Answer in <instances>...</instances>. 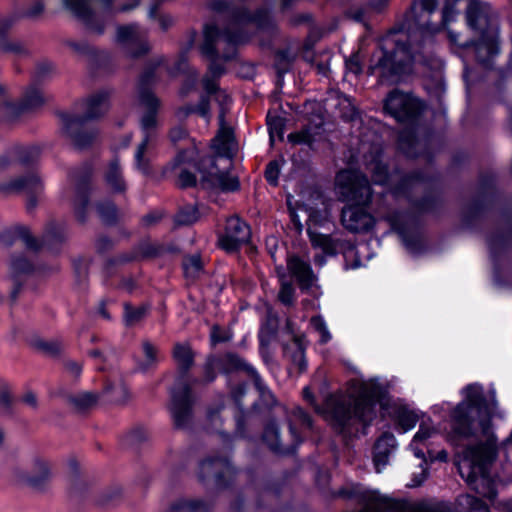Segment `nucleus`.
I'll return each instance as SVG.
<instances>
[{
  "label": "nucleus",
  "instance_id": "nucleus-22",
  "mask_svg": "<svg viewBox=\"0 0 512 512\" xmlns=\"http://www.w3.org/2000/svg\"><path fill=\"white\" fill-rule=\"evenodd\" d=\"M287 270L294 277L302 289H308L313 286L316 281L311 267L303 258H288Z\"/></svg>",
  "mask_w": 512,
  "mask_h": 512
},
{
  "label": "nucleus",
  "instance_id": "nucleus-43",
  "mask_svg": "<svg viewBox=\"0 0 512 512\" xmlns=\"http://www.w3.org/2000/svg\"><path fill=\"white\" fill-rule=\"evenodd\" d=\"M0 48L7 53L15 56H24L28 53L26 45L19 40L6 39L2 41Z\"/></svg>",
  "mask_w": 512,
  "mask_h": 512
},
{
  "label": "nucleus",
  "instance_id": "nucleus-51",
  "mask_svg": "<svg viewBox=\"0 0 512 512\" xmlns=\"http://www.w3.org/2000/svg\"><path fill=\"white\" fill-rule=\"evenodd\" d=\"M198 218L197 210L194 207H186L182 209L178 215L180 224H191Z\"/></svg>",
  "mask_w": 512,
  "mask_h": 512
},
{
  "label": "nucleus",
  "instance_id": "nucleus-19",
  "mask_svg": "<svg viewBox=\"0 0 512 512\" xmlns=\"http://www.w3.org/2000/svg\"><path fill=\"white\" fill-rule=\"evenodd\" d=\"M45 101L46 98L38 88L30 87L25 91L19 106L13 103H5L1 107V117L10 121L22 112L40 107Z\"/></svg>",
  "mask_w": 512,
  "mask_h": 512
},
{
  "label": "nucleus",
  "instance_id": "nucleus-32",
  "mask_svg": "<svg viewBox=\"0 0 512 512\" xmlns=\"http://www.w3.org/2000/svg\"><path fill=\"white\" fill-rule=\"evenodd\" d=\"M32 465V472L27 477L31 484L37 485L51 476V465L46 459L36 458Z\"/></svg>",
  "mask_w": 512,
  "mask_h": 512
},
{
  "label": "nucleus",
  "instance_id": "nucleus-25",
  "mask_svg": "<svg viewBox=\"0 0 512 512\" xmlns=\"http://www.w3.org/2000/svg\"><path fill=\"white\" fill-rule=\"evenodd\" d=\"M219 118L221 127L213 140V146L219 155L231 157L235 150L233 132L231 128L222 125L224 118L223 113L220 114Z\"/></svg>",
  "mask_w": 512,
  "mask_h": 512
},
{
  "label": "nucleus",
  "instance_id": "nucleus-47",
  "mask_svg": "<svg viewBox=\"0 0 512 512\" xmlns=\"http://www.w3.org/2000/svg\"><path fill=\"white\" fill-rule=\"evenodd\" d=\"M359 222H361V224L354 225V232L359 230H368L372 227L373 224V220L370 215L354 208V223Z\"/></svg>",
  "mask_w": 512,
  "mask_h": 512
},
{
  "label": "nucleus",
  "instance_id": "nucleus-46",
  "mask_svg": "<svg viewBox=\"0 0 512 512\" xmlns=\"http://www.w3.org/2000/svg\"><path fill=\"white\" fill-rule=\"evenodd\" d=\"M96 401V395L91 392H81L72 397V402L75 404V406L81 409L90 407L96 403Z\"/></svg>",
  "mask_w": 512,
  "mask_h": 512
},
{
  "label": "nucleus",
  "instance_id": "nucleus-1",
  "mask_svg": "<svg viewBox=\"0 0 512 512\" xmlns=\"http://www.w3.org/2000/svg\"><path fill=\"white\" fill-rule=\"evenodd\" d=\"M466 2L465 17L469 28L481 39L475 45L479 62L486 63L498 53V21L489 3L482 0H414L406 12V32L388 35L383 42L377 69L381 77L397 76L410 71L411 64L421 60V51L433 36L454 22Z\"/></svg>",
  "mask_w": 512,
  "mask_h": 512
},
{
  "label": "nucleus",
  "instance_id": "nucleus-14",
  "mask_svg": "<svg viewBox=\"0 0 512 512\" xmlns=\"http://www.w3.org/2000/svg\"><path fill=\"white\" fill-rule=\"evenodd\" d=\"M385 110L399 122L414 118L421 110L422 104L409 94L393 91L385 101Z\"/></svg>",
  "mask_w": 512,
  "mask_h": 512
},
{
  "label": "nucleus",
  "instance_id": "nucleus-53",
  "mask_svg": "<svg viewBox=\"0 0 512 512\" xmlns=\"http://www.w3.org/2000/svg\"><path fill=\"white\" fill-rule=\"evenodd\" d=\"M338 108L343 119L350 121L352 119L351 101L347 97L339 98Z\"/></svg>",
  "mask_w": 512,
  "mask_h": 512
},
{
  "label": "nucleus",
  "instance_id": "nucleus-34",
  "mask_svg": "<svg viewBox=\"0 0 512 512\" xmlns=\"http://www.w3.org/2000/svg\"><path fill=\"white\" fill-rule=\"evenodd\" d=\"M143 359L139 362V369L147 371L153 368L159 361L158 349L148 341L142 344Z\"/></svg>",
  "mask_w": 512,
  "mask_h": 512
},
{
  "label": "nucleus",
  "instance_id": "nucleus-33",
  "mask_svg": "<svg viewBox=\"0 0 512 512\" xmlns=\"http://www.w3.org/2000/svg\"><path fill=\"white\" fill-rule=\"evenodd\" d=\"M323 125V120L319 119V122L316 123L315 127H305L300 132L290 134L289 140L293 143L297 144H308L311 145L315 140L316 136L320 134L321 126Z\"/></svg>",
  "mask_w": 512,
  "mask_h": 512
},
{
  "label": "nucleus",
  "instance_id": "nucleus-38",
  "mask_svg": "<svg viewBox=\"0 0 512 512\" xmlns=\"http://www.w3.org/2000/svg\"><path fill=\"white\" fill-rule=\"evenodd\" d=\"M179 249L175 245H164L159 243H145L143 245L142 256H164L166 254L179 253Z\"/></svg>",
  "mask_w": 512,
  "mask_h": 512
},
{
  "label": "nucleus",
  "instance_id": "nucleus-4",
  "mask_svg": "<svg viewBox=\"0 0 512 512\" xmlns=\"http://www.w3.org/2000/svg\"><path fill=\"white\" fill-rule=\"evenodd\" d=\"M110 92L101 90L92 94L84 103V115H64L62 133L78 149L90 146L98 137V131L87 126L88 120L102 117L109 110Z\"/></svg>",
  "mask_w": 512,
  "mask_h": 512
},
{
  "label": "nucleus",
  "instance_id": "nucleus-28",
  "mask_svg": "<svg viewBox=\"0 0 512 512\" xmlns=\"http://www.w3.org/2000/svg\"><path fill=\"white\" fill-rule=\"evenodd\" d=\"M106 185L114 192H124L126 183L122 176V170L117 159L112 160L104 172Z\"/></svg>",
  "mask_w": 512,
  "mask_h": 512
},
{
  "label": "nucleus",
  "instance_id": "nucleus-59",
  "mask_svg": "<svg viewBox=\"0 0 512 512\" xmlns=\"http://www.w3.org/2000/svg\"><path fill=\"white\" fill-rule=\"evenodd\" d=\"M378 172L374 175V182L385 184L387 182V171L384 166L376 165Z\"/></svg>",
  "mask_w": 512,
  "mask_h": 512
},
{
  "label": "nucleus",
  "instance_id": "nucleus-56",
  "mask_svg": "<svg viewBox=\"0 0 512 512\" xmlns=\"http://www.w3.org/2000/svg\"><path fill=\"white\" fill-rule=\"evenodd\" d=\"M417 144L414 138L406 140L403 135L400 137V148L408 157H413L414 153L410 151V147H413Z\"/></svg>",
  "mask_w": 512,
  "mask_h": 512
},
{
  "label": "nucleus",
  "instance_id": "nucleus-11",
  "mask_svg": "<svg viewBox=\"0 0 512 512\" xmlns=\"http://www.w3.org/2000/svg\"><path fill=\"white\" fill-rule=\"evenodd\" d=\"M250 227L237 216L227 219L225 231L219 237L218 245L225 253H239L241 247H246L245 253H253L255 247L248 244Z\"/></svg>",
  "mask_w": 512,
  "mask_h": 512
},
{
  "label": "nucleus",
  "instance_id": "nucleus-39",
  "mask_svg": "<svg viewBox=\"0 0 512 512\" xmlns=\"http://www.w3.org/2000/svg\"><path fill=\"white\" fill-rule=\"evenodd\" d=\"M267 125L269 130L270 141L273 143L276 139L282 140L284 135L285 122L284 119L277 115L267 114Z\"/></svg>",
  "mask_w": 512,
  "mask_h": 512
},
{
  "label": "nucleus",
  "instance_id": "nucleus-64",
  "mask_svg": "<svg viewBox=\"0 0 512 512\" xmlns=\"http://www.w3.org/2000/svg\"><path fill=\"white\" fill-rule=\"evenodd\" d=\"M66 368L73 376L80 375L82 370L81 365L77 362H68Z\"/></svg>",
  "mask_w": 512,
  "mask_h": 512
},
{
  "label": "nucleus",
  "instance_id": "nucleus-9",
  "mask_svg": "<svg viewBox=\"0 0 512 512\" xmlns=\"http://www.w3.org/2000/svg\"><path fill=\"white\" fill-rule=\"evenodd\" d=\"M387 393V388L375 380L362 382L358 397L354 398V421L369 424L376 417V405L384 408L388 404Z\"/></svg>",
  "mask_w": 512,
  "mask_h": 512
},
{
  "label": "nucleus",
  "instance_id": "nucleus-40",
  "mask_svg": "<svg viewBox=\"0 0 512 512\" xmlns=\"http://www.w3.org/2000/svg\"><path fill=\"white\" fill-rule=\"evenodd\" d=\"M147 307H132L128 304L124 307V321L127 326H133L140 322L147 314Z\"/></svg>",
  "mask_w": 512,
  "mask_h": 512
},
{
  "label": "nucleus",
  "instance_id": "nucleus-31",
  "mask_svg": "<svg viewBox=\"0 0 512 512\" xmlns=\"http://www.w3.org/2000/svg\"><path fill=\"white\" fill-rule=\"evenodd\" d=\"M354 205L364 204L370 200L371 189L366 177L354 171Z\"/></svg>",
  "mask_w": 512,
  "mask_h": 512
},
{
  "label": "nucleus",
  "instance_id": "nucleus-48",
  "mask_svg": "<svg viewBox=\"0 0 512 512\" xmlns=\"http://www.w3.org/2000/svg\"><path fill=\"white\" fill-rule=\"evenodd\" d=\"M192 112L198 113L203 118L210 117V108H209V100L206 96H203L196 107H188L185 114H189Z\"/></svg>",
  "mask_w": 512,
  "mask_h": 512
},
{
  "label": "nucleus",
  "instance_id": "nucleus-61",
  "mask_svg": "<svg viewBox=\"0 0 512 512\" xmlns=\"http://www.w3.org/2000/svg\"><path fill=\"white\" fill-rule=\"evenodd\" d=\"M197 34L195 32H191L188 35V39L186 43L181 47V54L187 53L195 44Z\"/></svg>",
  "mask_w": 512,
  "mask_h": 512
},
{
  "label": "nucleus",
  "instance_id": "nucleus-29",
  "mask_svg": "<svg viewBox=\"0 0 512 512\" xmlns=\"http://www.w3.org/2000/svg\"><path fill=\"white\" fill-rule=\"evenodd\" d=\"M308 234L313 247L319 248L325 256H333L337 253H342L338 249V244L328 235L317 233L308 229Z\"/></svg>",
  "mask_w": 512,
  "mask_h": 512
},
{
  "label": "nucleus",
  "instance_id": "nucleus-54",
  "mask_svg": "<svg viewBox=\"0 0 512 512\" xmlns=\"http://www.w3.org/2000/svg\"><path fill=\"white\" fill-rule=\"evenodd\" d=\"M108 389L111 391L112 399L114 401L123 402L129 396L128 390L123 384H118L115 387H109Z\"/></svg>",
  "mask_w": 512,
  "mask_h": 512
},
{
  "label": "nucleus",
  "instance_id": "nucleus-63",
  "mask_svg": "<svg viewBox=\"0 0 512 512\" xmlns=\"http://www.w3.org/2000/svg\"><path fill=\"white\" fill-rule=\"evenodd\" d=\"M214 367H215V365L213 362H209L205 366V381L206 382H211L216 377V374L214 372Z\"/></svg>",
  "mask_w": 512,
  "mask_h": 512
},
{
  "label": "nucleus",
  "instance_id": "nucleus-36",
  "mask_svg": "<svg viewBox=\"0 0 512 512\" xmlns=\"http://www.w3.org/2000/svg\"><path fill=\"white\" fill-rule=\"evenodd\" d=\"M276 271L281 282L279 300L285 305H291L294 301L295 289L292 284L286 280V274L283 268L277 266Z\"/></svg>",
  "mask_w": 512,
  "mask_h": 512
},
{
  "label": "nucleus",
  "instance_id": "nucleus-42",
  "mask_svg": "<svg viewBox=\"0 0 512 512\" xmlns=\"http://www.w3.org/2000/svg\"><path fill=\"white\" fill-rule=\"evenodd\" d=\"M310 325L312 329L319 334L320 344H326L332 339V335L327 327V324L321 316H313L310 320Z\"/></svg>",
  "mask_w": 512,
  "mask_h": 512
},
{
  "label": "nucleus",
  "instance_id": "nucleus-37",
  "mask_svg": "<svg viewBox=\"0 0 512 512\" xmlns=\"http://www.w3.org/2000/svg\"><path fill=\"white\" fill-rule=\"evenodd\" d=\"M209 508L210 506L201 500L184 499L174 504L172 512H208Z\"/></svg>",
  "mask_w": 512,
  "mask_h": 512
},
{
  "label": "nucleus",
  "instance_id": "nucleus-50",
  "mask_svg": "<svg viewBox=\"0 0 512 512\" xmlns=\"http://www.w3.org/2000/svg\"><path fill=\"white\" fill-rule=\"evenodd\" d=\"M149 17L152 19H157L160 27L163 30H167L173 24V19L169 15H158L157 6H152L149 10Z\"/></svg>",
  "mask_w": 512,
  "mask_h": 512
},
{
  "label": "nucleus",
  "instance_id": "nucleus-8",
  "mask_svg": "<svg viewBox=\"0 0 512 512\" xmlns=\"http://www.w3.org/2000/svg\"><path fill=\"white\" fill-rule=\"evenodd\" d=\"M291 442L279 439V429L275 423H269L263 433V440L277 453H292L302 440V433L312 428L311 417L300 407H295L288 415Z\"/></svg>",
  "mask_w": 512,
  "mask_h": 512
},
{
  "label": "nucleus",
  "instance_id": "nucleus-21",
  "mask_svg": "<svg viewBox=\"0 0 512 512\" xmlns=\"http://www.w3.org/2000/svg\"><path fill=\"white\" fill-rule=\"evenodd\" d=\"M71 189L73 190L74 197V210L77 219L84 222L87 218L86 207L88 205L89 193V177L88 174L78 175L73 173L70 175Z\"/></svg>",
  "mask_w": 512,
  "mask_h": 512
},
{
  "label": "nucleus",
  "instance_id": "nucleus-18",
  "mask_svg": "<svg viewBox=\"0 0 512 512\" xmlns=\"http://www.w3.org/2000/svg\"><path fill=\"white\" fill-rule=\"evenodd\" d=\"M335 192L339 199L347 201L341 211L342 225L349 231H352V170L350 168L341 170L335 178Z\"/></svg>",
  "mask_w": 512,
  "mask_h": 512
},
{
  "label": "nucleus",
  "instance_id": "nucleus-15",
  "mask_svg": "<svg viewBox=\"0 0 512 512\" xmlns=\"http://www.w3.org/2000/svg\"><path fill=\"white\" fill-rule=\"evenodd\" d=\"M3 189L11 192L24 193L26 195V208L28 211H32L41 201L44 188L39 176L35 173H31L11 180Z\"/></svg>",
  "mask_w": 512,
  "mask_h": 512
},
{
  "label": "nucleus",
  "instance_id": "nucleus-27",
  "mask_svg": "<svg viewBox=\"0 0 512 512\" xmlns=\"http://www.w3.org/2000/svg\"><path fill=\"white\" fill-rule=\"evenodd\" d=\"M390 413L403 432L411 430L419 420L418 413L406 405L394 404Z\"/></svg>",
  "mask_w": 512,
  "mask_h": 512
},
{
  "label": "nucleus",
  "instance_id": "nucleus-16",
  "mask_svg": "<svg viewBox=\"0 0 512 512\" xmlns=\"http://www.w3.org/2000/svg\"><path fill=\"white\" fill-rule=\"evenodd\" d=\"M191 395L189 387L180 381L172 391L171 413L177 427H185L191 418Z\"/></svg>",
  "mask_w": 512,
  "mask_h": 512
},
{
  "label": "nucleus",
  "instance_id": "nucleus-45",
  "mask_svg": "<svg viewBox=\"0 0 512 512\" xmlns=\"http://www.w3.org/2000/svg\"><path fill=\"white\" fill-rule=\"evenodd\" d=\"M461 505L469 507L470 512H489L488 506L480 499L472 495H464L459 498Z\"/></svg>",
  "mask_w": 512,
  "mask_h": 512
},
{
  "label": "nucleus",
  "instance_id": "nucleus-6",
  "mask_svg": "<svg viewBox=\"0 0 512 512\" xmlns=\"http://www.w3.org/2000/svg\"><path fill=\"white\" fill-rule=\"evenodd\" d=\"M149 80L150 75L148 73L144 74L141 77L138 91L139 104L144 110L143 116L141 117V128L144 138L135 153V165L136 168L144 174L149 172V161L144 158V154L149 142L154 137V131L157 127V111L160 107L159 100L147 87Z\"/></svg>",
  "mask_w": 512,
  "mask_h": 512
},
{
  "label": "nucleus",
  "instance_id": "nucleus-3",
  "mask_svg": "<svg viewBox=\"0 0 512 512\" xmlns=\"http://www.w3.org/2000/svg\"><path fill=\"white\" fill-rule=\"evenodd\" d=\"M253 20L258 26L263 27L269 20L266 10L259 11L253 18L244 9L234 14V22L224 32H220L215 24H206L203 29V43L200 45L202 55L215 60L218 55L225 59L231 58L235 53V46L244 42L247 37L242 33L240 25ZM224 72L222 64L213 61L208 68V73L202 80L203 88L209 95H214L216 101L224 106L229 101V96L219 89L217 78Z\"/></svg>",
  "mask_w": 512,
  "mask_h": 512
},
{
  "label": "nucleus",
  "instance_id": "nucleus-5",
  "mask_svg": "<svg viewBox=\"0 0 512 512\" xmlns=\"http://www.w3.org/2000/svg\"><path fill=\"white\" fill-rule=\"evenodd\" d=\"M196 150L194 148L186 149L179 153L174 160V168L179 169L178 185L181 188L192 187L196 184V176L190 170H199L202 184L211 189H219L224 192H234L239 189V180L236 176L220 172L217 167L212 165L208 172L200 170L194 162Z\"/></svg>",
  "mask_w": 512,
  "mask_h": 512
},
{
  "label": "nucleus",
  "instance_id": "nucleus-49",
  "mask_svg": "<svg viewBox=\"0 0 512 512\" xmlns=\"http://www.w3.org/2000/svg\"><path fill=\"white\" fill-rule=\"evenodd\" d=\"M39 151L37 148L29 147V148H21L18 152L17 159L19 162L23 164H28L33 162L38 157Z\"/></svg>",
  "mask_w": 512,
  "mask_h": 512
},
{
  "label": "nucleus",
  "instance_id": "nucleus-12",
  "mask_svg": "<svg viewBox=\"0 0 512 512\" xmlns=\"http://www.w3.org/2000/svg\"><path fill=\"white\" fill-rule=\"evenodd\" d=\"M116 41L124 54L129 58H139L147 54L150 45L147 41V31L137 24L119 26Z\"/></svg>",
  "mask_w": 512,
  "mask_h": 512
},
{
  "label": "nucleus",
  "instance_id": "nucleus-26",
  "mask_svg": "<svg viewBox=\"0 0 512 512\" xmlns=\"http://www.w3.org/2000/svg\"><path fill=\"white\" fill-rule=\"evenodd\" d=\"M436 434V429L426 422H422L419 426L417 433L414 435L409 447L413 454L422 459L426 463L425 452L423 447L426 446V442Z\"/></svg>",
  "mask_w": 512,
  "mask_h": 512
},
{
  "label": "nucleus",
  "instance_id": "nucleus-57",
  "mask_svg": "<svg viewBox=\"0 0 512 512\" xmlns=\"http://www.w3.org/2000/svg\"><path fill=\"white\" fill-rule=\"evenodd\" d=\"M211 340L213 343L224 342L228 340V337L218 326H213L211 329Z\"/></svg>",
  "mask_w": 512,
  "mask_h": 512
},
{
  "label": "nucleus",
  "instance_id": "nucleus-44",
  "mask_svg": "<svg viewBox=\"0 0 512 512\" xmlns=\"http://www.w3.org/2000/svg\"><path fill=\"white\" fill-rule=\"evenodd\" d=\"M182 266L187 276L196 277L204 267L203 258H184Z\"/></svg>",
  "mask_w": 512,
  "mask_h": 512
},
{
  "label": "nucleus",
  "instance_id": "nucleus-30",
  "mask_svg": "<svg viewBox=\"0 0 512 512\" xmlns=\"http://www.w3.org/2000/svg\"><path fill=\"white\" fill-rule=\"evenodd\" d=\"M173 358L181 372H186L193 365V352L186 343L175 344Z\"/></svg>",
  "mask_w": 512,
  "mask_h": 512
},
{
  "label": "nucleus",
  "instance_id": "nucleus-41",
  "mask_svg": "<svg viewBox=\"0 0 512 512\" xmlns=\"http://www.w3.org/2000/svg\"><path fill=\"white\" fill-rule=\"evenodd\" d=\"M32 258H13L10 263L11 275L18 278L32 272Z\"/></svg>",
  "mask_w": 512,
  "mask_h": 512
},
{
  "label": "nucleus",
  "instance_id": "nucleus-35",
  "mask_svg": "<svg viewBox=\"0 0 512 512\" xmlns=\"http://www.w3.org/2000/svg\"><path fill=\"white\" fill-rule=\"evenodd\" d=\"M96 211L101 221L106 224H114L118 219V210L109 200L97 202Z\"/></svg>",
  "mask_w": 512,
  "mask_h": 512
},
{
  "label": "nucleus",
  "instance_id": "nucleus-58",
  "mask_svg": "<svg viewBox=\"0 0 512 512\" xmlns=\"http://www.w3.org/2000/svg\"><path fill=\"white\" fill-rule=\"evenodd\" d=\"M44 11V3L42 0L35 1L28 9L27 14L30 17L39 16Z\"/></svg>",
  "mask_w": 512,
  "mask_h": 512
},
{
  "label": "nucleus",
  "instance_id": "nucleus-17",
  "mask_svg": "<svg viewBox=\"0 0 512 512\" xmlns=\"http://www.w3.org/2000/svg\"><path fill=\"white\" fill-rule=\"evenodd\" d=\"M222 362L226 372H230L233 370L247 371L248 374L251 375L254 385L258 390L260 397L265 405L271 406L276 402L274 395L262 381L259 374L255 371V369L250 365L246 364L239 356L234 354H227L223 358Z\"/></svg>",
  "mask_w": 512,
  "mask_h": 512
},
{
  "label": "nucleus",
  "instance_id": "nucleus-2",
  "mask_svg": "<svg viewBox=\"0 0 512 512\" xmlns=\"http://www.w3.org/2000/svg\"><path fill=\"white\" fill-rule=\"evenodd\" d=\"M464 400L453 412V429L461 437H475L477 444L463 451L458 462L462 478L486 498L495 497L487 476V465L496 454V437L491 428V413L484 403L483 390L478 384H470L464 390Z\"/></svg>",
  "mask_w": 512,
  "mask_h": 512
},
{
  "label": "nucleus",
  "instance_id": "nucleus-62",
  "mask_svg": "<svg viewBox=\"0 0 512 512\" xmlns=\"http://www.w3.org/2000/svg\"><path fill=\"white\" fill-rule=\"evenodd\" d=\"M53 67L50 63H47V62H43V63H40L38 64L37 68H36V75L37 77H42L44 75H46L47 73H49L50 71H52Z\"/></svg>",
  "mask_w": 512,
  "mask_h": 512
},
{
  "label": "nucleus",
  "instance_id": "nucleus-10",
  "mask_svg": "<svg viewBox=\"0 0 512 512\" xmlns=\"http://www.w3.org/2000/svg\"><path fill=\"white\" fill-rule=\"evenodd\" d=\"M104 10L105 15L112 14V5L117 3L120 11L129 10L138 4V0H95ZM64 6L74 15L82 19L87 26L94 32L101 34L104 31L103 25H97L98 14L90 9L87 0H63Z\"/></svg>",
  "mask_w": 512,
  "mask_h": 512
},
{
  "label": "nucleus",
  "instance_id": "nucleus-7",
  "mask_svg": "<svg viewBox=\"0 0 512 512\" xmlns=\"http://www.w3.org/2000/svg\"><path fill=\"white\" fill-rule=\"evenodd\" d=\"M303 398L311 404L315 411L321 414L337 432L345 434L349 431L351 419L350 405L352 399L349 392H337L324 395V404L320 406L316 403L310 387H305L303 389Z\"/></svg>",
  "mask_w": 512,
  "mask_h": 512
},
{
  "label": "nucleus",
  "instance_id": "nucleus-60",
  "mask_svg": "<svg viewBox=\"0 0 512 512\" xmlns=\"http://www.w3.org/2000/svg\"><path fill=\"white\" fill-rule=\"evenodd\" d=\"M187 135V132L182 127H176L170 132V139L172 142H177L184 139Z\"/></svg>",
  "mask_w": 512,
  "mask_h": 512
},
{
  "label": "nucleus",
  "instance_id": "nucleus-13",
  "mask_svg": "<svg viewBox=\"0 0 512 512\" xmlns=\"http://www.w3.org/2000/svg\"><path fill=\"white\" fill-rule=\"evenodd\" d=\"M17 233L22 244L31 252H44L45 247L52 241H61L65 236L64 226L55 221H51L46 225L44 236L42 239L33 236L26 227L17 228Z\"/></svg>",
  "mask_w": 512,
  "mask_h": 512
},
{
  "label": "nucleus",
  "instance_id": "nucleus-23",
  "mask_svg": "<svg viewBox=\"0 0 512 512\" xmlns=\"http://www.w3.org/2000/svg\"><path fill=\"white\" fill-rule=\"evenodd\" d=\"M396 448V438L391 433H384L374 447V464L377 472H381L388 464L389 457Z\"/></svg>",
  "mask_w": 512,
  "mask_h": 512
},
{
  "label": "nucleus",
  "instance_id": "nucleus-20",
  "mask_svg": "<svg viewBox=\"0 0 512 512\" xmlns=\"http://www.w3.org/2000/svg\"><path fill=\"white\" fill-rule=\"evenodd\" d=\"M287 328L292 335V341L284 344V356L292 363L298 372H304L307 368L305 336L303 334H296L289 321L287 322Z\"/></svg>",
  "mask_w": 512,
  "mask_h": 512
},
{
  "label": "nucleus",
  "instance_id": "nucleus-52",
  "mask_svg": "<svg viewBox=\"0 0 512 512\" xmlns=\"http://www.w3.org/2000/svg\"><path fill=\"white\" fill-rule=\"evenodd\" d=\"M279 165L276 161H272L267 165L266 171H265V177L266 180L272 184L276 185L277 180L279 177Z\"/></svg>",
  "mask_w": 512,
  "mask_h": 512
},
{
  "label": "nucleus",
  "instance_id": "nucleus-55",
  "mask_svg": "<svg viewBox=\"0 0 512 512\" xmlns=\"http://www.w3.org/2000/svg\"><path fill=\"white\" fill-rule=\"evenodd\" d=\"M113 246L112 240L106 236L99 237L95 242V248L98 253H104L111 249Z\"/></svg>",
  "mask_w": 512,
  "mask_h": 512
},
{
  "label": "nucleus",
  "instance_id": "nucleus-24",
  "mask_svg": "<svg viewBox=\"0 0 512 512\" xmlns=\"http://www.w3.org/2000/svg\"><path fill=\"white\" fill-rule=\"evenodd\" d=\"M230 470L231 467L226 458H208L200 464L199 477L201 479L213 477L215 482L219 483L226 474L230 473Z\"/></svg>",
  "mask_w": 512,
  "mask_h": 512
}]
</instances>
